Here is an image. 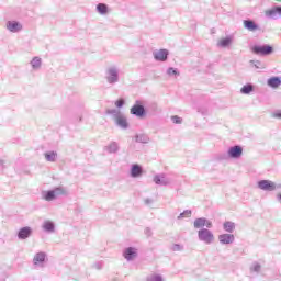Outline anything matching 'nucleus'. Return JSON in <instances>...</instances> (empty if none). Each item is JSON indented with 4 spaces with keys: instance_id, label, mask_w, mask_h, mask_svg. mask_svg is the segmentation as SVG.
<instances>
[{
    "instance_id": "f704fd0d",
    "label": "nucleus",
    "mask_w": 281,
    "mask_h": 281,
    "mask_svg": "<svg viewBox=\"0 0 281 281\" xmlns=\"http://www.w3.org/2000/svg\"><path fill=\"white\" fill-rule=\"evenodd\" d=\"M171 122L173 124H182L183 123V119L181 116L173 115V116H171Z\"/></svg>"
},
{
    "instance_id": "39448f33",
    "label": "nucleus",
    "mask_w": 281,
    "mask_h": 281,
    "mask_svg": "<svg viewBox=\"0 0 281 281\" xmlns=\"http://www.w3.org/2000/svg\"><path fill=\"white\" fill-rule=\"evenodd\" d=\"M5 30L11 34H19V32H23V24L15 20H9L5 23Z\"/></svg>"
},
{
    "instance_id": "58836bf2",
    "label": "nucleus",
    "mask_w": 281,
    "mask_h": 281,
    "mask_svg": "<svg viewBox=\"0 0 281 281\" xmlns=\"http://www.w3.org/2000/svg\"><path fill=\"white\" fill-rule=\"evenodd\" d=\"M146 236H153V231L150 228L145 229Z\"/></svg>"
},
{
    "instance_id": "4c0bfd02",
    "label": "nucleus",
    "mask_w": 281,
    "mask_h": 281,
    "mask_svg": "<svg viewBox=\"0 0 281 281\" xmlns=\"http://www.w3.org/2000/svg\"><path fill=\"white\" fill-rule=\"evenodd\" d=\"M115 106L117 109H122V106H124V99H120V100L115 101Z\"/></svg>"
},
{
    "instance_id": "2eb2a0df",
    "label": "nucleus",
    "mask_w": 281,
    "mask_h": 281,
    "mask_svg": "<svg viewBox=\"0 0 281 281\" xmlns=\"http://www.w3.org/2000/svg\"><path fill=\"white\" fill-rule=\"evenodd\" d=\"M130 175L132 179H139V177L144 175V169L142 168V166L134 164L131 167Z\"/></svg>"
},
{
    "instance_id": "412c9836",
    "label": "nucleus",
    "mask_w": 281,
    "mask_h": 281,
    "mask_svg": "<svg viewBox=\"0 0 281 281\" xmlns=\"http://www.w3.org/2000/svg\"><path fill=\"white\" fill-rule=\"evenodd\" d=\"M42 229L48 234H54V232H56V225L52 221H45L42 225Z\"/></svg>"
},
{
    "instance_id": "e433bc0d",
    "label": "nucleus",
    "mask_w": 281,
    "mask_h": 281,
    "mask_svg": "<svg viewBox=\"0 0 281 281\" xmlns=\"http://www.w3.org/2000/svg\"><path fill=\"white\" fill-rule=\"evenodd\" d=\"M148 281H164V278H161L160 274H153L147 279Z\"/></svg>"
},
{
    "instance_id": "f3484780",
    "label": "nucleus",
    "mask_w": 281,
    "mask_h": 281,
    "mask_svg": "<svg viewBox=\"0 0 281 281\" xmlns=\"http://www.w3.org/2000/svg\"><path fill=\"white\" fill-rule=\"evenodd\" d=\"M244 27L245 30H248V32H258L260 30V26L256 24L252 20H244Z\"/></svg>"
},
{
    "instance_id": "9b49d317",
    "label": "nucleus",
    "mask_w": 281,
    "mask_h": 281,
    "mask_svg": "<svg viewBox=\"0 0 281 281\" xmlns=\"http://www.w3.org/2000/svg\"><path fill=\"white\" fill-rule=\"evenodd\" d=\"M153 181L156 186H170V183H172V180H170L166 173H158L154 176Z\"/></svg>"
},
{
    "instance_id": "7ed1b4c3",
    "label": "nucleus",
    "mask_w": 281,
    "mask_h": 281,
    "mask_svg": "<svg viewBox=\"0 0 281 281\" xmlns=\"http://www.w3.org/2000/svg\"><path fill=\"white\" fill-rule=\"evenodd\" d=\"M105 80L108 85H117L120 82V68L110 66L105 69Z\"/></svg>"
},
{
    "instance_id": "a19ab883",
    "label": "nucleus",
    "mask_w": 281,
    "mask_h": 281,
    "mask_svg": "<svg viewBox=\"0 0 281 281\" xmlns=\"http://www.w3.org/2000/svg\"><path fill=\"white\" fill-rule=\"evenodd\" d=\"M277 199H278V201H280V203H281V193H279V194L277 195Z\"/></svg>"
},
{
    "instance_id": "393cba45",
    "label": "nucleus",
    "mask_w": 281,
    "mask_h": 281,
    "mask_svg": "<svg viewBox=\"0 0 281 281\" xmlns=\"http://www.w3.org/2000/svg\"><path fill=\"white\" fill-rule=\"evenodd\" d=\"M234 42V37L232 36H226L225 38H222L217 42V47H229V45H232V43Z\"/></svg>"
},
{
    "instance_id": "4468645a",
    "label": "nucleus",
    "mask_w": 281,
    "mask_h": 281,
    "mask_svg": "<svg viewBox=\"0 0 281 281\" xmlns=\"http://www.w3.org/2000/svg\"><path fill=\"white\" fill-rule=\"evenodd\" d=\"M123 257L125 258V260H127V262H131V260H135V258L137 257V248L135 247L125 248L123 251Z\"/></svg>"
},
{
    "instance_id": "dca6fc26",
    "label": "nucleus",
    "mask_w": 281,
    "mask_h": 281,
    "mask_svg": "<svg viewBox=\"0 0 281 281\" xmlns=\"http://www.w3.org/2000/svg\"><path fill=\"white\" fill-rule=\"evenodd\" d=\"M236 240L233 234H222L218 235V241L221 245H232Z\"/></svg>"
},
{
    "instance_id": "c756f323",
    "label": "nucleus",
    "mask_w": 281,
    "mask_h": 281,
    "mask_svg": "<svg viewBox=\"0 0 281 281\" xmlns=\"http://www.w3.org/2000/svg\"><path fill=\"white\" fill-rule=\"evenodd\" d=\"M251 91H254V85H251V83L245 85L240 89V93H243L244 95H249V93H251Z\"/></svg>"
},
{
    "instance_id": "1a4fd4ad",
    "label": "nucleus",
    "mask_w": 281,
    "mask_h": 281,
    "mask_svg": "<svg viewBox=\"0 0 281 281\" xmlns=\"http://www.w3.org/2000/svg\"><path fill=\"white\" fill-rule=\"evenodd\" d=\"M169 52L166 48H161L153 52L154 59L157 63H166L168 60Z\"/></svg>"
},
{
    "instance_id": "a878e982",
    "label": "nucleus",
    "mask_w": 281,
    "mask_h": 281,
    "mask_svg": "<svg viewBox=\"0 0 281 281\" xmlns=\"http://www.w3.org/2000/svg\"><path fill=\"white\" fill-rule=\"evenodd\" d=\"M267 85L268 87H271V89H278V87L281 85V79L280 77L269 78Z\"/></svg>"
},
{
    "instance_id": "c9c22d12",
    "label": "nucleus",
    "mask_w": 281,
    "mask_h": 281,
    "mask_svg": "<svg viewBox=\"0 0 281 281\" xmlns=\"http://www.w3.org/2000/svg\"><path fill=\"white\" fill-rule=\"evenodd\" d=\"M171 251H183V245H181V244H173L171 246Z\"/></svg>"
},
{
    "instance_id": "37998d69",
    "label": "nucleus",
    "mask_w": 281,
    "mask_h": 281,
    "mask_svg": "<svg viewBox=\"0 0 281 281\" xmlns=\"http://www.w3.org/2000/svg\"><path fill=\"white\" fill-rule=\"evenodd\" d=\"M0 166H3V160L2 159H0Z\"/></svg>"
},
{
    "instance_id": "9d476101",
    "label": "nucleus",
    "mask_w": 281,
    "mask_h": 281,
    "mask_svg": "<svg viewBox=\"0 0 281 281\" xmlns=\"http://www.w3.org/2000/svg\"><path fill=\"white\" fill-rule=\"evenodd\" d=\"M227 155L231 159H240V157H243V147L240 145L229 147Z\"/></svg>"
},
{
    "instance_id": "79ce46f5",
    "label": "nucleus",
    "mask_w": 281,
    "mask_h": 281,
    "mask_svg": "<svg viewBox=\"0 0 281 281\" xmlns=\"http://www.w3.org/2000/svg\"><path fill=\"white\" fill-rule=\"evenodd\" d=\"M279 16H281V7H279Z\"/></svg>"
},
{
    "instance_id": "aec40b11",
    "label": "nucleus",
    "mask_w": 281,
    "mask_h": 281,
    "mask_svg": "<svg viewBox=\"0 0 281 281\" xmlns=\"http://www.w3.org/2000/svg\"><path fill=\"white\" fill-rule=\"evenodd\" d=\"M104 150L110 155H115L120 150V144L117 142H111L108 146L104 147Z\"/></svg>"
},
{
    "instance_id": "5701e85b",
    "label": "nucleus",
    "mask_w": 281,
    "mask_h": 281,
    "mask_svg": "<svg viewBox=\"0 0 281 281\" xmlns=\"http://www.w3.org/2000/svg\"><path fill=\"white\" fill-rule=\"evenodd\" d=\"M266 16L268 19H278V16H280V8L279 7H274L270 10L266 11Z\"/></svg>"
},
{
    "instance_id": "0eeeda50",
    "label": "nucleus",
    "mask_w": 281,
    "mask_h": 281,
    "mask_svg": "<svg viewBox=\"0 0 281 281\" xmlns=\"http://www.w3.org/2000/svg\"><path fill=\"white\" fill-rule=\"evenodd\" d=\"M259 190H263V192H273L278 190V184L271 180H261L258 182Z\"/></svg>"
},
{
    "instance_id": "ea45409f",
    "label": "nucleus",
    "mask_w": 281,
    "mask_h": 281,
    "mask_svg": "<svg viewBox=\"0 0 281 281\" xmlns=\"http://www.w3.org/2000/svg\"><path fill=\"white\" fill-rule=\"evenodd\" d=\"M150 203H153V199L150 198L145 199V205H150Z\"/></svg>"
},
{
    "instance_id": "4be33fe9",
    "label": "nucleus",
    "mask_w": 281,
    "mask_h": 281,
    "mask_svg": "<svg viewBox=\"0 0 281 281\" xmlns=\"http://www.w3.org/2000/svg\"><path fill=\"white\" fill-rule=\"evenodd\" d=\"M44 157H45L46 161L54 164L58 160V153H56L55 150L46 151L44 154Z\"/></svg>"
},
{
    "instance_id": "20e7f679",
    "label": "nucleus",
    "mask_w": 281,
    "mask_h": 281,
    "mask_svg": "<svg viewBox=\"0 0 281 281\" xmlns=\"http://www.w3.org/2000/svg\"><path fill=\"white\" fill-rule=\"evenodd\" d=\"M252 54L256 56H271L273 54V47L269 45H255L251 47Z\"/></svg>"
},
{
    "instance_id": "473e14b6",
    "label": "nucleus",
    "mask_w": 281,
    "mask_h": 281,
    "mask_svg": "<svg viewBox=\"0 0 281 281\" xmlns=\"http://www.w3.org/2000/svg\"><path fill=\"white\" fill-rule=\"evenodd\" d=\"M250 64L254 65L256 69H265V66L262 65V61L260 60H250Z\"/></svg>"
},
{
    "instance_id": "6e6552de",
    "label": "nucleus",
    "mask_w": 281,
    "mask_h": 281,
    "mask_svg": "<svg viewBox=\"0 0 281 281\" xmlns=\"http://www.w3.org/2000/svg\"><path fill=\"white\" fill-rule=\"evenodd\" d=\"M130 113L131 115H135V117H146V109L144 105L139 104V101H136V103L131 108Z\"/></svg>"
},
{
    "instance_id": "b1692460",
    "label": "nucleus",
    "mask_w": 281,
    "mask_h": 281,
    "mask_svg": "<svg viewBox=\"0 0 281 281\" xmlns=\"http://www.w3.org/2000/svg\"><path fill=\"white\" fill-rule=\"evenodd\" d=\"M249 271L250 273H256V276H258V273L262 271V263L260 261H254L249 267Z\"/></svg>"
},
{
    "instance_id": "ddd939ff",
    "label": "nucleus",
    "mask_w": 281,
    "mask_h": 281,
    "mask_svg": "<svg viewBox=\"0 0 281 281\" xmlns=\"http://www.w3.org/2000/svg\"><path fill=\"white\" fill-rule=\"evenodd\" d=\"M46 260H47V254L40 251V252L35 254V256L33 258V265L35 267H45Z\"/></svg>"
},
{
    "instance_id": "f257e3e1",
    "label": "nucleus",
    "mask_w": 281,
    "mask_h": 281,
    "mask_svg": "<svg viewBox=\"0 0 281 281\" xmlns=\"http://www.w3.org/2000/svg\"><path fill=\"white\" fill-rule=\"evenodd\" d=\"M198 239L204 245H214L216 237L210 228H201L198 231Z\"/></svg>"
},
{
    "instance_id": "cd10ccee",
    "label": "nucleus",
    "mask_w": 281,
    "mask_h": 281,
    "mask_svg": "<svg viewBox=\"0 0 281 281\" xmlns=\"http://www.w3.org/2000/svg\"><path fill=\"white\" fill-rule=\"evenodd\" d=\"M97 12L99 14H109V7L105 3H99L97 4Z\"/></svg>"
},
{
    "instance_id": "423d86ee",
    "label": "nucleus",
    "mask_w": 281,
    "mask_h": 281,
    "mask_svg": "<svg viewBox=\"0 0 281 281\" xmlns=\"http://www.w3.org/2000/svg\"><path fill=\"white\" fill-rule=\"evenodd\" d=\"M194 229H212L213 224L212 221L205 218V217H198L193 222Z\"/></svg>"
},
{
    "instance_id": "c85d7f7f",
    "label": "nucleus",
    "mask_w": 281,
    "mask_h": 281,
    "mask_svg": "<svg viewBox=\"0 0 281 281\" xmlns=\"http://www.w3.org/2000/svg\"><path fill=\"white\" fill-rule=\"evenodd\" d=\"M106 114L112 115L114 117V122L123 115L122 112L117 109L106 110Z\"/></svg>"
},
{
    "instance_id": "f03ea898",
    "label": "nucleus",
    "mask_w": 281,
    "mask_h": 281,
    "mask_svg": "<svg viewBox=\"0 0 281 281\" xmlns=\"http://www.w3.org/2000/svg\"><path fill=\"white\" fill-rule=\"evenodd\" d=\"M67 194V189L65 187H57L54 190L43 191L42 199L44 201H54L57 196H65Z\"/></svg>"
},
{
    "instance_id": "2f4dec72",
    "label": "nucleus",
    "mask_w": 281,
    "mask_h": 281,
    "mask_svg": "<svg viewBox=\"0 0 281 281\" xmlns=\"http://www.w3.org/2000/svg\"><path fill=\"white\" fill-rule=\"evenodd\" d=\"M192 216V211L191 210H186L182 213L179 214L178 221H181V218H190Z\"/></svg>"
},
{
    "instance_id": "bb28decb",
    "label": "nucleus",
    "mask_w": 281,
    "mask_h": 281,
    "mask_svg": "<svg viewBox=\"0 0 281 281\" xmlns=\"http://www.w3.org/2000/svg\"><path fill=\"white\" fill-rule=\"evenodd\" d=\"M224 232H227L228 234H234V231L236 229V224L234 222H225L223 224Z\"/></svg>"
},
{
    "instance_id": "7c9ffc66",
    "label": "nucleus",
    "mask_w": 281,
    "mask_h": 281,
    "mask_svg": "<svg viewBox=\"0 0 281 281\" xmlns=\"http://www.w3.org/2000/svg\"><path fill=\"white\" fill-rule=\"evenodd\" d=\"M136 142L138 144H148L150 142V138L144 134L136 135Z\"/></svg>"
},
{
    "instance_id": "f8f14e48",
    "label": "nucleus",
    "mask_w": 281,
    "mask_h": 281,
    "mask_svg": "<svg viewBox=\"0 0 281 281\" xmlns=\"http://www.w3.org/2000/svg\"><path fill=\"white\" fill-rule=\"evenodd\" d=\"M34 234V231L30 226H24L19 229L18 232V238L19 240H27Z\"/></svg>"
},
{
    "instance_id": "72a5a7b5",
    "label": "nucleus",
    "mask_w": 281,
    "mask_h": 281,
    "mask_svg": "<svg viewBox=\"0 0 281 281\" xmlns=\"http://www.w3.org/2000/svg\"><path fill=\"white\" fill-rule=\"evenodd\" d=\"M167 75H169L170 77H172V76L177 77V76H179V70L177 68L169 67L167 69Z\"/></svg>"
},
{
    "instance_id": "6ab92c4d",
    "label": "nucleus",
    "mask_w": 281,
    "mask_h": 281,
    "mask_svg": "<svg viewBox=\"0 0 281 281\" xmlns=\"http://www.w3.org/2000/svg\"><path fill=\"white\" fill-rule=\"evenodd\" d=\"M30 65L33 71H38V69L43 67V59L38 56L33 57L32 60L30 61Z\"/></svg>"
},
{
    "instance_id": "a211bd4d",
    "label": "nucleus",
    "mask_w": 281,
    "mask_h": 281,
    "mask_svg": "<svg viewBox=\"0 0 281 281\" xmlns=\"http://www.w3.org/2000/svg\"><path fill=\"white\" fill-rule=\"evenodd\" d=\"M114 122H115L116 126H119L123 131H126V128H128V120L126 119V116L124 114L119 116Z\"/></svg>"
}]
</instances>
